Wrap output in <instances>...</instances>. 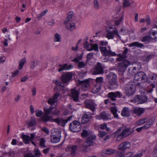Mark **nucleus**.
Segmentation results:
<instances>
[{"label":"nucleus","mask_w":157,"mask_h":157,"mask_svg":"<svg viewBox=\"0 0 157 157\" xmlns=\"http://www.w3.org/2000/svg\"><path fill=\"white\" fill-rule=\"evenodd\" d=\"M136 84L132 82H129L126 85L125 88V93L128 96L134 95L136 91Z\"/></svg>","instance_id":"7ed1b4c3"},{"label":"nucleus","mask_w":157,"mask_h":157,"mask_svg":"<svg viewBox=\"0 0 157 157\" xmlns=\"http://www.w3.org/2000/svg\"><path fill=\"white\" fill-rule=\"evenodd\" d=\"M86 65V63L83 62H79L78 63V67L80 68H84Z\"/></svg>","instance_id":"6e6d98bb"},{"label":"nucleus","mask_w":157,"mask_h":157,"mask_svg":"<svg viewBox=\"0 0 157 157\" xmlns=\"http://www.w3.org/2000/svg\"><path fill=\"white\" fill-rule=\"evenodd\" d=\"M106 134L105 132L103 131H101L99 133V136L100 137H103Z\"/></svg>","instance_id":"338daca9"},{"label":"nucleus","mask_w":157,"mask_h":157,"mask_svg":"<svg viewBox=\"0 0 157 157\" xmlns=\"http://www.w3.org/2000/svg\"><path fill=\"white\" fill-rule=\"evenodd\" d=\"M121 115L123 117H129L130 115L128 108L126 107H124L123 108L122 112Z\"/></svg>","instance_id":"bb28decb"},{"label":"nucleus","mask_w":157,"mask_h":157,"mask_svg":"<svg viewBox=\"0 0 157 157\" xmlns=\"http://www.w3.org/2000/svg\"><path fill=\"white\" fill-rule=\"evenodd\" d=\"M19 72V71L18 70H16L15 71L13 72L12 73V75L11 77L12 78L16 76L17 75Z\"/></svg>","instance_id":"69168bd1"},{"label":"nucleus","mask_w":157,"mask_h":157,"mask_svg":"<svg viewBox=\"0 0 157 157\" xmlns=\"http://www.w3.org/2000/svg\"><path fill=\"white\" fill-rule=\"evenodd\" d=\"M91 114L89 112H87L83 116L81 122L82 124H85L90 120L91 117Z\"/></svg>","instance_id":"5701e85b"},{"label":"nucleus","mask_w":157,"mask_h":157,"mask_svg":"<svg viewBox=\"0 0 157 157\" xmlns=\"http://www.w3.org/2000/svg\"><path fill=\"white\" fill-rule=\"evenodd\" d=\"M149 87L150 89L147 90V92L148 93H151L153 91V88L155 87V85L154 84H150L148 86Z\"/></svg>","instance_id":"5fc2aeb1"},{"label":"nucleus","mask_w":157,"mask_h":157,"mask_svg":"<svg viewBox=\"0 0 157 157\" xmlns=\"http://www.w3.org/2000/svg\"><path fill=\"white\" fill-rule=\"evenodd\" d=\"M77 146L76 145H72L71 146H67L66 149L67 151H71V155L73 156L76 153V151L77 150Z\"/></svg>","instance_id":"412c9836"},{"label":"nucleus","mask_w":157,"mask_h":157,"mask_svg":"<svg viewBox=\"0 0 157 157\" xmlns=\"http://www.w3.org/2000/svg\"><path fill=\"white\" fill-rule=\"evenodd\" d=\"M144 112V108L140 107H135L132 109V113L138 116H140Z\"/></svg>","instance_id":"b1692460"},{"label":"nucleus","mask_w":157,"mask_h":157,"mask_svg":"<svg viewBox=\"0 0 157 157\" xmlns=\"http://www.w3.org/2000/svg\"><path fill=\"white\" fill-rule=\"evenodd\" d=\"M104 68L101 63H98L94 67L92 74L93 75L102 74L104 73Z\"/></svg>","instance_id":"1a4fd4ad"},{"label":"nucleus","mask_w":157,"mask_h":157,"mask_svg":"<svg viewBox=\"0 0 157 157\" xmlns=\"http://www.w3.org/2000/svg\"><path fill=\"white\" fill-rule=\"evenodd\" d=\"M117 130H119L120 134L122 137H126L131 134L132 132L130 131V128L126 126H122L120 128Z\"/></svg>","instance_id":"0eeeda50"},{"label":"nucleus","mask_w":157,"mask_h":157,"mask_svg":"<svg viewBox=\"0 0 157 157\" xmlns=\"http://www.w3.org/2000/svg\"><path fill=\"white\" fill-rule=\"evenodd\" d=\"M122 96V94L119 91L115 92H111L109 93L108 94V97L113 101L116 100V98H121Z\"/></svg>","instance_id":"dca6fc26"},{"label":"nucleus","mask_w":157,"mask_h":157,"mask_svg":"<svg viewBox=\"0 0 157 157\" xmlns=\"http://www.w3.org/2000/svg\"><path fill=\"white\" fill-rule=\"evenodd\" d=\"M21 138L24 143L26 144H28L31 140L29 136L26 135L22 134Z\"/></svg>","instance_id":"c756f323"},{"label":"nucleus","mask_w":157,"mask_h":157,"mask_svg":"<svg viewBox=\"0 0 157 157\" xmlns=\"http://www.w3.org/2000/svg\"><path fill=\"white\" fill-rule=\"evenodd\" d=\"M118 57L117 59V60L118 61H123L126 60L125 59L127 57L126 55H124L123 54H119L117 55Z\"/></svg>","instance_id":"f704fd0d"},{"label":"nucleus","mask_w":157,"mask_h":157,"mask_svg":"<svg viewBox=\"0 0 157 157\" xmlns=\"http://www.w3.org/2000/svg\"><path fill=\"white\" fill-rule=\"evenodd\" d=\"M72 117V116H71L68 119L65 120L63 119L62 118H56L53 119V121L58 124L62 125V126H64L66 123L70 121Z\"/></svg>","instance_id":"a211bd4d"},{"label":"nucleus","mask_w":157,"mask_h":157,"mask_svg":"<svg viewBox=\"0 0 157 157\" xmlns=\"http://www.w3.org/2000/svg\"><path fill=\"white\" fill-rule=\"evenodd\" d=\"M104 152V153L106 154L112 155L116 153V150L115 149L109 148L105 150Z\"/></svg>","instance_id":"e433bc0d"},{"label":"nucleus","mask_w":157,"mask_h":157,"mask_svg":"<svg viewBox=\"0 0 157 157\" xmlns=\"http://www.w3.org/2000/svg\"><path fill=\"white\" fill-rule=\"evenodd\" d=\"M36 115L37 117L41 116L43 114V112L40 110H37L35 111Z\"/></svg>","instance_id":"3c124183"},{"label":"nucleus","mask_w":157,"mask_h":157,"mask_svg":"<svg viewBox=\"0 0 157 157\" xmlns=\"http://www.w3.org/2000/svg\"><path fill=\"white\" fill-rule=\"evenodd\" d=\"M59 68L58 71L61 72L65 70H68L71 69L73 67V65H69L67 63H65L62 64H60L58 65Z\"/></svg>","instance_id":"aec40b11"},{"label":"nucleus","mask_w":157,"mask_h":157,"mask_svg":"<svg viewBox=\"0 0 157 157\" xmlns=\"http://www.w3.org/2000/svg\"><path fill=\"white\" fill-rule=\"evenodd\" d=\"M109 49L108 50L106 47H100V50L102 55L103 56H115L117 55L114 52L112 51L110 48L109 47Z\"/></svg>","instance_id":"39448f33"},{"label":"nucleus","mask_w":157,"mask_h":157,"mask_svg":"<svg viewBox=\"0 0 157 157\" xmlns=\"http://www.w3.org/2000/svg\"><path fill=\"white\" fill-rule=\"evenodd\" d=\"M131 5V3L129 0H124L123 2V7L126 8L129 6Z\"/></svg>","instance_id":"8fccbe9b"},{"label":"nucleus","mask_w":157,"mask_h":157,"mask_svg":"<svg viewBox=\"0 0 157 157\" xmlns=\"http://www.w3.org/2000/svg\"><path fill=\"white\" fill-rule=\"evenodd\" d=\"M148 98L146 96L137 95L134 97L133 101L138 104L144 103L147 101Z\"/></svg>","instance_id":"9b49d317"},{"label":"nucleus","mask_w":157,"mask_h":157,"mask_svg":"<svg viewBox=\"0 0 157 157\" xmlns=\"http://www.w3.org/2000/svg\"><path fill=\"white\" fill-rule=\"evenodd\" d=\"M112 29V27H109V29L107 31L105 37L108 39H112L114 38V35H117L120 38V37L118 34L117 29H115V30L111 31L110 29Z\"/></svg>","instance_id":"ddd939ff"},{"label":"nucleus","mask_w":157,"mask_h":157,"mask_svg":"<svg viewBox=\"0 0 157 157\" xmlns=\"http://www.w3.org/2000/svg\"><path fill=\"white\" fill-rule=\"evenodd\" d=\"M130 143L127 141L124 142L120 144L117 147L118 149L124 152L126 149L129 148L131 147Z\"/></svg>","instance_id":"2eb2a0df"},{"label":"nucleus","mask_w":157,"mask_h":157,"mask_svg":"<svg viewBox=\"0 0 157 157\" xmlns=\"http://www.w3.org/2000/svg\"><path fill=\"white\" fill-rule=\"evenodd\" d=\"M107 78L111 85H117V76L113 72L109 73L107 75Z\"/></svg>","instance_id":"9d476101"},{"label":"nucleus","mask_w":157,"mask_h":157,"mask_svg":"<svg viewBox=\"0 0 157 157\" xmlns=\"http://www.w3.org/2000/svg\"><path fill=\"white\" fill-rule=\"evenodd\" d=\"M123 19V16H122L121 18L115 20V23L116 25H119Z\"/></svg>","instance_id":"bf43d9fd"},{"label":"nucleus","mask_w":157,"mask_h":157,"mask_svg":"<svg viewBox=\"0 0 157 157\" xmlns=\"http://www.w3.org/2000/svg\"><path fill=\"white\" fill-rule=\"evenodd\" d=\"M72 74L70 72L63 73L61 78V80L62 83L67 84L69 81L72 78Z\"/></svg>","instance_id":"4468645a"},{"label":"nucleus","mask_w":157,"mask_h":157,"mask_svg":"<svg viewBox=\"0 0 157 157\" xmlns=\"http://www.w3.org/2000/svg\"><path fill=\"white\" fill-rule=\"evenodd\" d=\"M26 59L25 58H22L19 62L18 68L21 70L23 67V66L26 62Z\"/></svg>","instance_id":"58836bf2"},{"label":"nucleus","mask_w":157,"mask_h":157,"mask_svg":"<svg viewBox=\"0 0 157 157\" xmlns=\"http://www.w3.org/2000/svg\"><path fill=\"white\" fill-rule=\"evenodd\" d=\"M93 7L96 10H98L100 8V5L98 0H94Z\"/></svg>","instance_id":"ea45409f"},{"label":"nucleus","mask_w":157,"mask_h":157,"mask_svg":"<svg viewBox=\"0 0 157 157\" xmlns=\"http://www.w3.org/2000/svg\"><path fill=\"white\" fill-rule=\"evenodd\" d=\"M147 118L140 119L136 121V124L138 125H141L147 122Z\"/></svg>","instance_id":"37998d69"},{"label":"nucleus","mask_w":157,"mask_h":157,"mask_svg":"<svg viewBox=\"0 0 157 157\" xmlns=\"http://www.w3.org/2000/svg\"><path fill=\"white\" fill-rule=\"evenodd\" d=\"M47 12V10H45L44 11L37 15V18L38 20H40L43 16L45 15Z\"/></svg>","instance_id":"09e8293b"},{"label":"nucleus","mask_w":157,"mask_h":157,"mask_svg":"<svg viewBox=\"0 0 157 157\" xmlns=\"http://www.w3.org/2000/svg\"><path fill=\"white\" fill-rule=\"evenodd\" d=\"M154 121V119H150L149 120V121L147 122L144 126L145 129H147L149 128L150 126L153 124V123Z\"/></svg>","instance_id":"2f4dec72"},{"label":"nucleus","mask_w":157,"mask_h":157,"mask_svg":"<svg viewBox=\"0 0 157 157\" xmlns=\"http://www.w3.org/2000/svg\"><path fill=\"white\" fill-rule=\"evenodd\" d=\"M134 80L136 81L140 80L141 81L140 83H138L136 84L137 86L141 88L146 86V83H149L150 82V81L147 79L146 74L142 71L139 72L135 75Z\"/></svg>","instance_id":"f03ea898"},{"label":"nucleus","mask_w":157,"mask_h":157,"mask_svg":"<svg viewBox=\"0 0 157 157\" xmlns=\"http://www.w3.org/2000/svg\"><path fill=\"white\" fill-rule=\"evenodd\" d=\"M111 110L115 118H118V115L117 114V110L116 107L114 106L111 108Z\"/></svg>","instance_id":"72a5a7b5"},{"label":"nucleus","mask_w":157,"mask_h":157,"mask_svg":"<svg viewBox=\"0 0 157 157\" xmlns=\"http://www.w3.org/2000/svg\"><path fill=\"white\" fill-rule=\"evenodd\" d=\"M71 91V97L74 101L76 102L78 101H79L78 96L79 92L75 89H72Z\"/></svg>","instance_id":"4be33fe9"},{"label":"nucleus","mask_w":157,"mask_h":157,"mask_svg":"<svg viewBox=\"0 0 157 157\" xmlns=\"http://www.w3.org/2000/svg\"><path fill=\"white\" fill-rule=\"evenodd\" d=\"M104 80L103 78L102 77H97L95 79V81L97 84H101Z\"/></svg>","instance_id":"a18cd8bd"},{"label":"nucleus","mask_w":157,"mask_h":157,"mask_svg":"<svg viewBox=\"0 0 157 157\" xmlns=\"http://www.w3.org/2000/svg\"><path fill=\"white\" fill-rule=\"evenodd\" d=\"M124 152L118 151L116 155V157H124Z\"/></svg>","instance_id":"13d9d810"},{"label":"nucleus","mask_w":157,"mask_h":157,"mask_svg":"<svg viewBox=\"0 0 157 157\" xmlns=\"http://www.w3.org/2000/svg\"><path fill=\"white\" fill-rule=\"evenodd\" d=\"M128 47H136L142 48L144 47V45L138 42H135L128 44Z\"/></svg>","instance_id":"cd10ccee"},{"label":"nucleus","mask_w":157,"mask_h":157,"mask_svg":"<svg viewBox=\"0 0 157 157\" xmlns=\"http://www.w3.org/2000/svg\"><path fill=\"white\" fill-rule=\"evenodd\" d=\"M119 130H117L115 133V135L117 137V141H120L124 137H122L121 135L120 134V133L119 132Z\"/></svg>","instance_id":"de8ad7c7"},{"label":"nucleus","mask_w":157,"mask_h":157,"mask_svg":"<svg viewBox=\"0 0 157 157\" xmlns=\"http://www.w3.org/2000/svg\"><path fill=\"white\" fill-rule=\"evenodd\" d=\"M69 128L71 131L75 132L78 131L81 129L80 122L77 121H75L71 123Z\"/></svg>","instance_id":"6e6552de"},{"label":"nucleus","mask_w":157,"mask_h":157,"mask_svg":"<svg viewBox=\"0 0 157 157\" xmlns=\"http://www.w3.org/2000/svg\"><path fill=\"white\" fill-rule=\"evenodd\" d=\"M130 64V62L127 60H124L118 63L117 69L121 72L124 71L129 65Z\"/></svg>","instance_id":"423d86ee"},{"label":"nucleus","mask_w":157,"mask_h":157,"mask_svg":"<svg viewBox=\"0 0 157 157\" xmlns=\"http://www.w3.org/2000/svg\"><path fill=\"white\" fill-rule=\"evenodd\" d=\"M29 126L32 127L36 124V120L35 118H32L27 123Z\"/></svg>","instance_id":"4c0bfd02"},{"label":"nucleus","mask_w":157,"mask_h":157,"mask_svg":"<svg viewBox=\"0 0 157 157\" xmlns=\"http://www.w3.org/2000/svg\"><path fill=\"white\" fill-rule=\"evenodd\" d=\"M61 136H52L51 135V142L53 143H56L60 141Z\"/></svg>","instance_id":"c85d7f7f"},{"label":"nucleus","mask_w":157,"mask_h":157,"mask_svg":"<svg viewBox=\"0 0 157 157\" xmlns=\"http://www.w3.org/2000/svg\"><path fill=\"white\" fill-rule=\"evenodd\" d=\"M90 45L91 47V48H89V49H88V51H90L94 50L96 52L98 51V47L97 44H90Z\"/></svg>","instance_id":"c9c22d12"},{"label":"nucleus","mask_w":157,"mask_h":157,"mask_svg":"<svg viewBox=\"0 0 157 157\" xmlns=\"http://www.w3.org/2000/svg\"><path fill=\"white\" fill-rule=\"evenodd\" d=\"M94 53L93 52H90L88 53L87 55V61L90 60L93 57Z\"/></svg>","instance_id":"4d7b16f0"},{"label":"nucleus","mask_w":157,"mask_h":157,"mask_svg":"<svg viewBox=\"0 0 157 157\" xmlns=\"http://www.w3.org/2000/svg\"><path fill=\"white\" fill-rule=\"evenodd\" d=\"M84 47L85 48L87 51L88 49H89V44L87 41H86L83 44Z\"/></svg>","instance_id":"052dcab7"},{"label":"nucleus","mask_w":157,"mask_h":157,"mask_svg":"<svg viewBox=\"0 0 157 157\" xmlns=\"http://www.w3.org/2000/svg\"><path fill=\"white\" fill-rule=\"evenodd\" d=\"M34 154L35 155L36 157L40 156L41 155V153L39 149L37 148L34 149Z\"/></svg>","instance_id":"c03bdc74"},{"label":"nucleus","mask_w":157,"mask_h":157,"mask_svg":"<svg viewBox=\"0 0 157 157\" xmlns=\"http://www.w3.org/2000/svg\"><path fill=\"white\" fill-rule=\"evenodd\" d=\"M101 88L100 85L96 84L93 88L92 92L93 93L95 94L99 91Z\"/></svg>","instance_id":"a19ab883"},{"label":"nucleus","mask_w":157,"mask_h":157,"mask_svg":"<svg viewBox=\"0 0 157 157\" xmlns=\"http://www.w3.org/2000/svg\"><path fill=\"white\" fill-rule=\"evenodd\" d=\"M54 109V107H50L48 109L44 108V115L41 117V120L44 122H47L52 120V117L49 115H52V110Z\"/></svg>","instance_id":"20e7f679"},{"label":"nucleus","mask_w":157,"mask_h":157,"mask_svg":"<svg viewBox=\"0 0 157 157\" xmlns=\"http://www.w3.org/2000/svg\"><path fill=\"white\" fill-rule=\"evenodd\" d=\"M95 118L98 120L103 119L104 120H108L110 118V115L105 112H103L101 113L100 114L96 116Z\"/></svg>","instance_id":"f3484780"},{"label":"nucleus","mask_w":157,"mask_h":157,"mask_svg":"<svg viewBox=\"0 0 157 157\" xmlns=\"http://www.w3.org/2000/svg\"><path fill=\"white\" fill-rule=\"evenodd\" d=\"M60 94L59 93H56L52 98H50L48 101V103L51 105H54L57 101V99L59 96Z\"/></svg>","instance_id":"393cba45"},{"label":"nucleus","mask_w":157,"mask_h":157,"mask_svg":"<svg viewBox=\"0 0 157 157\" xmlns=\"http://www.w3.org/2000/svg\"><path fill=\"white\" fill-rule=\"evenodd\" d=\"M45 140L44 138H41L40 140V141L39 142L40 146L43 148L46 147V146L45 145Z\"/></svg>","instance_id":"49530a36"},{"label":"nucleus","mask_w":157,"mask_h":157,"mask_svg":"<svg viewBox=\"0 0 157 157\" xmlns=\"http://www.w3.org/2000/svg\"><path fill=\"white\" fill-rule=\"evenodd\" d=\"M100 45L102 46H105L107 45L108 43V42L106 40H102L100 42Z\"/></svg>","instance_id":"0e129e2a"},{"label":"nucleus","mask_w":157,"mask_h":157,"mask_svg":"<svg viewBox=\"0 0 157 157\" xmlns=\"http://www.w3.org/2000/svg\"><path fill=\"white\" fill-rule=\"evenodd\" d=\"M153 56L152 55H149L146 57L145 59L144 60V61L145 62H148L149 60L151 58H152Z\"/></svg>","instance_id":"774afa93"},{"label":"nucleus","mask_w":157,"mask_h":157,"mask_svg":"<svg viewBox=\"0 0 157 157\" xmlns=\"http://www.w3.org/2000/svg\"><path fill=\"white\" fill-rule=\"evenodd\" d=\"M61 132L60 130L54 128L52 130L51 135L52 136H61Z\"/></svg>","instance_id":"7c9ffc66"},{"label":"nucleus","mask_w":157,"mask_h":157,"mask_svg":"<svg viewBox=\"0 0 157 157\" xmlns=\"http://www.w3.org/2000/svg\"><path fill=\"white\" fill-rule=\"evenodd\" d=\"M149 33L150 34L152 35L155 38H157V31L154 32L153 30H151Z\"/></svg>","instance_id":"e2e57ef3"},{"label":"nucleus","mask_w":157,"mask_h":157,"mask_svg":"<svg viewBox=\"0 0 157 157\" xmlns=\"http://www.w3.org/2000/svg\"><path fill=\"white\" fill-rule=\"evenodd\" d=\"M52 110V115H57L59 113V110L57 109L56 108Z\"/></svg>","instance_id":"680f3d73"},{"label":"nucleus","mask_w":157,"mask_h":157,"mask_svg":"<svg viewBox=\"0 0 157 157\" xmlns=\"http://www.w3.org/2000/svg\"><path fill=\"white\" fill-rule=\"evenodd\" d=\"M79 84L82 85V89L83 91L87 90L89 86V82L88 79L79 81Z\"/></svg>","instance_id":"6ab92c4d"},{"label":"nucleus","mask_w":157,"mask_h":157,"mask_svg":"<svg viewBox=\"0 0 157 157\" xmlns=\"http://www.w3.org/2000/svg\"><path fill=\"white\" fill-rule=\"evenodd\" d=\"M64 24L66 28L70 31H73L75 29V25L72 21H68L66 22H64Z\"/></svg>","instance_id":"a878e982"},{"label":"nucleus","mask_w":157,"mask_h":157,"mask_svg":"<svg viewBox=\"0 0 157 157\" xmlns=\"http://www.w3.org/2000/svg\"><path fill=\"white\" fill-rule=\"evenodd\" d=\"M74 13L73 12H70L68 14L67 18L66 19L64 22H65L68 21H71V20L73 17Z\"/></svg>","instance_id":"473e14b6"},{"label":"nucleus","mask_w":157,"mask_h":157,"mask_svg":"<svg viewBox=\"0 0 157 157\" xmlns=\"http://www.w3.org/2000/svg\"><path fill=\"white\" fill-rule=\"evenodd\" d=\"M61 41V37L59 34L57 33L54 35V42H59Z\"/></svg>","instance_id":"79ce46f5"},{"label":"nucleus","mask_w":157,"mask_h":157,"mask_svg":"<svg viewBox=\"0 0 157 157\" xmlns=\"http://www.w3.org/2000/svg\"><path fill=\"white\" fill-rule=\"evenodd\" d=\"M85 107L94 112L96 109V104L92 100H86L84 101Z\"/></svg>","instance_id":"f8f14e48"},{"label":"nucleus","mask_w":157,"mask_h":157,"mask_svg":"<svg viewBox=\"0 0 157 157\" xmlns=\"http://www.w3.org/2000/svg\"><path fill=\"white\" fill-rule=\"evenodd\" d=\"M151 38L149 36H146L144 37L141 40V41L143 42H145L148 41L150 40Z\"/></svg>","instance_id":"603ef678"},{"label":"nucleus","mask_w":157,"mask_h":157,"mask_svg":"<svg viewBox=\"0 0 157 157\" xmlns=\"http://www.w3.org/2000/svg\"><path fill=\"white\" fill-rule=\"evenodd\" d=\"M145 21H146L147 24V25H150L151 23V20L149 15H147L145 17Z\"/></svg>","instance_id":"864d4df0"},{"label":"nucleus","mask_w":157,"mask_h":157,"mask_svg":"<svg viewBox=\"0 0 157 157\" xmlns=\"http://www.w3.org/2000/svg\"><path fill=\"white\" fill-rule=\"evenodd\" d=\"M81 135L83 137H87L85 142L82 145L83 148H87L94 144V140L96 139V136L91 132L84 129Z\"/></svg>","instance_id":"f257e3e1"}]
</instances>
